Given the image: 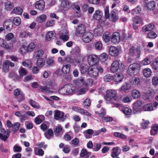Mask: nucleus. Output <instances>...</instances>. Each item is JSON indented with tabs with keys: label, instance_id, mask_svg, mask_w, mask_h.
Masks as SVG:
<instances>
[{
	"label": "nucleus",
	"instance_id": "obj_1",
	"mask_svg": "<svg viewBox=\"0 0 158 158\" xmlns=\"http://www.w3.org/2000/svg\"><path fill=\"white\" fill-rule=\"evenodd\" d=\"M105 98L107 103H113L114 101H118L119 100L116 91L112 90L107 91Z\"/></svg>",
	"mask_w": 158,
	"mask_h": 158
},
{
	"label": "nucleus",
	"instance_id": "obj_2",
	"mask_svg": "<svg viewBox=\"0 0 158 158\" xmlns=\"http://www.w3.org/2000/svg\"><path fill=\"white\" fill-rule=\"evenodd\" d=\"M139 65L136 63L131 64L127 69V73L130 76L135 75L137 74L140 69Z\"/></svg>",
	"mask_w": 158,
	"mask_h": 158
},
{
	"label": "nucleus",
	"instance_id": "obj_3",
	"mask_svg": "<svg viewBox=\"0 0 158 158\" xmlns=\"http://www.w3.org/2000/svg\"><path fill=\"white\" fill-rule=\"evenodd\" d=\"M125 68L124 64L117 60H114L112 63L111 66L110 70L112 72L115 73L119 70H122Z\"/></svg>",
	"mask_w": 158,
	"mask_h": 158
},
{
	"label": "nucleus",
	"instance_id": "obj_4",
	"mask_svg": "<svg viewBox=\"0 0 158 158\" xmlns=\"http://www.w3.org/2000/svg\"><path fill=\"white\" fill-rule=\"evenodd\" d=\"M0 131L1 133H0V139L4 141H6L10 136V134L11 132L9 128L5 131L4 128H2Z\"/></svg>",
	"mask_w": 158,
	"mask_h": 158
},
{
	"label": "nucleus",
	"instance_id": "obj_5",
	"mask_svg": "<svg viewBox=\"0 0 158 158\" xmlns=\"http://www.w3.org/2000/svg\"><path fill=\"white\" fill-rule=\"evenodd\" d=\"M64 115V113L63 112L56 110L55 111L54 118L56 120L63 122L66 118V116Z\"/></svg>",
	"mask_w": 158,
	"mask_h": 158
},
{
	"label": "nucleus",
	"instance_id": "obj_6",
	"mask_svg": "<svg viewBox=\"0 0 158 158\" xmlns=\"http://www.w3.org/2000/svg\"><path fill=\"white\" fill-rule=\"evenodd\" d=\"M93 37V34L92 33L87 31L84 33L82 36V39L84 42L89 43L91 41Z\"/></svg>",
	"mask_w": 158,
	"mask_h": 158
},
{
	"label": "nucleus",
	"instance_id": "obj_7",
	"mask_svg": "<svg viewBox=\"0 0 158 158\" xmlns=\"http://www.w3.org/2000/svg\"><path fill=\"white\" fill-rule=\"evenodd\" d=\"M88 73L89 76L93 78L96 77L98 75L97 69L96 68L92 66L89 68Z\"/></svg>",
	"mask_w": 158,
	"mask_h": 158
},
{
	"label": "nucleus",
	"instance_id": "obj_8",
	"mask_svg": "<svg viewBox=\"0 0 158 158\" xmlns=\"http://www.w3.org/2000/svg\"><path fill=\"white\" fill-rule=\"evenodd\" d=\"M121 149L118 147H114L112 150L111 156L113 158L118 157L121 152Z\"/></svg>",
	"mask_w": 158,
	"mask_h": 158
},
{
	"label": "nucleus",
	"instance_id": "obj_9",
	"mask_svg": "<svg viewBox=\"0 0 158 158\" xmlns=\"http://www.w3.org/2000/svg\"><path fill=\"white\" fill-rule=\"evenodd\" d=\"M98 57L95 55H89L88 58V61L90 65H93L97 63Z\"/></svg>",
	"mask_w": 158,
	"mask_h": 158
},
{
	"label": "nucleus",
	"instance_id": "obj_10",
	"mask_svg": "<svg viewBox=\"0 0 158 158\" xmlns=\"http://www.w3.org/2000/svg\"><path fill=\"white\" fill-rule=\"evenodd\" d=\"M120 34L117 32L113 33L111 39V41L115 44L118 43L120 41Z\"/></svg>",
	"mask_w": 158,
	"mask_h": 158
},
{
	"label": "nucleus",
	"instance_id": "obj_11",
	"mask_svg": "<svg viewBox=\"0 0 158 158\" xmlns=\"http://www.w3.org/2000/svg\"><path fill=\"white\" fill-rule=\"evenodd\" d=\"M0 46L7 49L8 51H11L13 49V46L12 45H9L6 41L2 39H0Z\"/></svg>",
	"mask_w": 158,
	"mask_h": 158
},
{
	"label": "nucleus",
	"instance_id": "obj_12",
	"mask_svg": "<svg viewBox=\"0 0 158 158\" xmlns=\"http://www.w3.org/2000/svg\"><path fill=\"white\" fill-rule=\"evenodd\" d=\"M67 95H69L74 93L75 91V88L71 84H68L65 85Z\"/></svg>",
	"mask_w": 158,
	"mask_h": 158
},
{
	"label": "nucleus",
	"instance_id": "obj_13",
	"mask_svg": "<svg viewBox=\"0 0 158 158\" xmlns=\"http://www.w3.org/2000/svg\"><path fill=\"white\" fill-rule=\"evenodd\" d=\"M59 35L60 38L65 41H67L69 38L67 31L65 29H63L60 31Z\"/></svg>",
	"mask_w": 158,
	"mask_h": 158
},
{
	"label": "nucleus",
	"instance_id": "obj_14",
	"mask_svg": "<svg viewBox=\"0 0 158 158\" xmlns=\"http://www.w3.org/2000/svg\"><path fill=\"white\" fill-rule=\"evenodd\" d=\"M119 52L118 49L116 47L111 46L109 49L110 54L113 56H116L118 55Z\"/></svg>",
	"mask_w": 158,
	"mask_h": 158
},
{
	"label": "nucleus",
	"instance_id": "obj_15",
	"mask_svg": "<svg viewBox=\"0 0 158 158\" xmlns=\"http://www.w3.org/2000/svg\"><path fill=\"white\" fill-rule=\"evenodd\" d=\"M13 23L10 19L6 20L3 23V27L8 31H10L12 27Z\"/></svg>",
	"mask_w": 158,
	"mask_h": 158
},
{
	"label": "nucleus",
	"instance_id": "obj_16",
	"mask_svg": "<svg viewBox=\"0 0 158 158\" xmlns=\"http://www.w3.org/2000/svg\"><path fill=\"white\" fill-rule=\"evenodd\" d=\"M64 61L66 63H69V64H75V63H78V62L75 59L71 58L70 56H66Z\"/></svg>",
	"mask_w": 158,
	"mask_h": 158
},
{
	"label": "nucleus",
	"instance_id": "obj_17",
	"mask_svg": "<svg viewBox=\"0 0 158 158\" xmlns=\"http://www.w3.org/2000/svg\"><path fill=\"white\" fill-rule=\"evenodd\" d=\"M36 8L40 10H43L45 7V2L43 0H40L37 2L35 5Z\"/></svg>",
	"mask_w": 158,
	"mask_h": 158
},
{
	"label": "nucleus",
	"instance_id": "obj_18",
	"mask_svg": "<svg viewBox=\"0 0 158 158\" xmlns=\"http://www.w3.org/2000/svg\"><path fill=\"white\" fill-rule=\"evenodd\" d=\"M44 53L43 50L40 49L34 52L33 55V58L35 59H37L41 58Z\"/></svg>",
	"mask_w": 158,
	"mask_h": 158
},
{
	"label": "nucleus",
	"instance_id": "obj_19",
	"mask_svg": "<svg viewBox=\"0 0 158 158\" xmlns=\"http://www.w3.org/2000/svg\"><path fill=\"white\" fill-rule=\"evenodd\" d=\"M154 24L151 23L144 26L143 27L142 30L143 32L151 31L154 29Z\"/></svg>",
	"mask_w": 158,
	"mask_h": 158
},
{
	"label": "nucleus",
	"instance_id": "obj_20",
	"mask_svg": "<svg viewBox=\"0 0 158 158\" xmlns=\"http://www.w3.org/2000/svg\"><path fill=\"white\" fill-rule=\"evenodd\" d=\"M86 28L83 24H81L78 25L77 29L76 32L79 34H81L85 32Z\"/></svg>",
	"mask_w": 158,
	"mask_h": 158
},
{
	"label": "nucleus",
	"instance_id": "obj_21",
	"mask_svg": "<svg viewBox=\"0 0 158 158\" xmlns=\"http://www.w3.org/2000/svg\"><path fill=\"white\" fill-rule=\"evenodd\" d=\"M114 77L113 80L116 82H120L124 78V76L121 73H117Z\"/></svg>",
	"mask_w": 158,
	"mask_h": 158
},
{
	"label": "nucleus",
	"instance_id": "obj_22",
	"mask_svg": "<svg viewBox=\"0 0 158 158\" xmlns=\"http://www.w3.org/2000/svg\"><path fill=\"white\" fill-rule=\"evenodd\" d=\"M111 34L110 32H105L103 35L102 40L105 42H108L111 39Z\"/></svg>",
	"mask_w": 158,
	"mask_h": 158
},
{
	"label": "nucleus",
	"instance_id": "obj_23",
	"mask_svg": "<svg viewBox=\"0 0 158 158\" xmlns=\"http://www.w3.org/2000/svg\"><path fill=\"white\" fill-rule=\"evenodd\" d=\"M103 32L102 27L101 26H98L95 28L94 33L95 35L99 36L101 35Z\"/></svg>",
	"mask_w": 158,
	"mask_h": 158
},
{
	"label": "nucleus",
	"instance_id": "obj_24",
	"mask_svg": "<svg viewBox=\"0 0 158 158\" xmlns=\"http://www.w3.org/2000/svg\"><path fill=\"white\" fill-rule=\"evenodd\" d=\"M142 104V102L137 101L134 104L133 110L136 112L139 111Z\"/></svg>",
	"mask_w": 158,
	"mask_h": 158
},
{
	"label": "nucleus",
	"instance_id": "obj_25",
	"mask_svg": "<svg viewBox=\"0 0 158 158\" xmlns=\"http://www.w3.org/2000/svg\"><path fill=\"white\" fill-rule=\"evenodd\" d=\"M102 15V13L100 10H96L93 15V18L97 20L100 19Z\"/></svg>",
	"mask_w": 158,
	"mask_h": 158
},
{
	"label": "nucleus",
	"instance_id": "obj_26",
	"mask_svg": "<svg viewBox=\"0 0 158 158\" xmlns=\"http://www.w3.org/2000/svg\"><path fill=\"white\" fill-rule=\"evenodd\" d=\"M70 64H66L64 65L62 68L61 71L64 74H68L70 71Z\"/></svg>",
	"mask_w": 158,
	"mask_h": 158
},
{
	"label": "nucleus",
	"instance_id": "obj_27",
	"mask_svg": "<svg viewBox=\"0 0 158 158\" xmlns=\"http://www.w3.org/2000/svg\"><path fill=\"white\" fill-rule=\"evenodd\" d=\"M121 99L125 103L129 102L132 100V98L130 96L126 95H123L121 97Z\"/></svg>",
	"mask_w": 158,
	"mask_h": 158
},
{
	"label": "nucleus",
	"instance_id": "obj_28",
	"mask_svg": "<svg viewBox=\"0 0 158 158\" xmlns=\"http://www.w3.org/2000/svg\"><path fill=\"white\" fill-rule=\"evenodd\" d=\"M56 36V33L54 31H49L46 35V39L47 40L50 41L53 39Z\"/></svg>",
	"mask_w": 158,
	"mask_h": 158
},
{
	"label": "nucleus",
	"instance_id": "obj_29",
	"mask_svg": "<svg viewBox=\"0 0 158 158\" xmlns=\"http://www.w3.org/2000/svg\"><path fill=\"white\" fill-rule=\"evenodd\" d=\"M47 64L49 66H53L55 65L54 58L52 57H48L46 60Z\"/></svg>",
	"mask_w": 158,
	"mask_h": 158
},
{
	"label": "nucleus",
	"instance_id": "obj_30",
	"mask_svg": "<svg viewBox=\"0 0 158 158\" xmlns=\"http://www.w3.org/2000/svg\"><path fill=\"white\" fill-rule=\"evenodd\" d=\"M45 117L43 115H39L35 119V122L37 124H40L44 120Z\"/></svg>",
	"mask_w": 158,
	"mask_h": 158
},
{
	"label": "nucleus",
	"instance_id": "obj_31",
	"mask_svg": "<svg viewBox=\"0 0 158 158\" xmlns=\"http://www.w3.org/2000/svg\"><path fill=\"white\" fill-rule=\"evenodd\" d=\"M44 135L47 139H50L53 136V131L51 129H48L47 131L44 133Z\"/></svg>",
	"mask_w": 158,
	"mask_h": 158
},
{
	"label": "nucleus",
	"instance_id": "obj_32",
	"mask_svg": "<svg viewBox=\"0 0 158 158\" xmlns=\"http://www.w3.org/2000/svg\"><path fill=\"white\" fill-rule=\"evenodd\" d=\"M45 60L42 58L38 59L36 62L37 65L39 67H43L45 64Z\"/></svg>",
	"mask_w": 158,
	"mask_h": 158
},
{
	"label": "nucleus",
	"instance_id": "obj_33",
	"mask_svg": "<svg viewBox=\"0 0 158 158\" xmlns=\"http://www.w3.org/2000/svg\"><path fill=\"white\" fill-rule=\"evenodd\" d=\"M89 69L87 65L85 64H81L80 67V70L82 73H85Z\"/></svg>",
	"mask_w": 158,
	"mask_h": 158
},
{
	"label": "nucleus",
	"instance_id": "obj_34",
	"mask_svg": "<svg viewBox=\"0 0 158 158\" xmlns=\"http://www.w3.org/2000/svg\"><path fill=\"white\" fill-rule=\"evenodd\" d=\"M47 18V16L45 15H42L36 18V21L39 23H42L45 21Z\"/></svg>",
	"mask_w": 158,
	"mask_h": 158
},
{
	"label": "nucleus",
	"instance_id": "obj_35",
	"mask_svg": "<svg viewBox=\"0 0 158 158\" xmlns=\"http://www.w3.org/2000/svg\"><path fill=\"white\" fill-rule=\"evenodd\" d=\"M131 87L130 84L128 83H125L123 84L120 88V90L124 91H126L129 90Z\"/></svg>",
	"mask_w": 158,
	"mask_h": 158
},
{
	"label": "nucleus",
	"instance_id": "obj_36",
	"mask_svg": "<svg viewBox=\"0 0 158 158\" xmlns=\"http://www.w3.org/2000/svg\"><path fill=\"white\" fill-rule=\"evenodd\" d=\"M55 134L56 136L59 135L62 130V128L60 125H58L54 129Z\"/></svg>",
	"mask_w": 158,
	"mask_h": 158
},
{
	"label": "nucleus",
	"instance_id": "obj_37",
	"mask_svg": "<svg viewBox=\"0 0 158 158\" xmlns=\"http://www.w3.org/2000/svg\"><path fill=\"white\" fill-rule=\"evenodd\" d=\"M140 79L138 77H133L132 79L131 83L133 85H137L140 83Z\"/></svg>",
	"mask_w": 158,
	"mask_h": 158
},
{
	"label": "nucleus",
	"instance_id": "obj_38",
	"mask_svg": "<svg viewBox=\"0 0 158 158\" xmlns=\"http://www.w3.org/2000/svg\"><path fill=\"white\" fill-rule=\"evenodd\" d=\"M156 6V3L155 2L151 1L148 2L147 4V6L149 10H153Z\"/></svg>",
	"mask_w": 158,
	"mask_h": 158
},
{
	"label": "nucleus",
	"instance_id": "obj_39",
	"mask_svg": "<svg viewBox=\"0 0 158 158\" xmlns=\"http://www.w3.org/2000/svg\"><path fill=\"white\" fill-rule=\"evenodd\" d=\"M131 95L134 98H138L140 96V93L137 90L134 89L132 91Z\"/></svg>",
	"mask_w": 158,
	"mask_h": 158
},
{
	"label": "nucleus",
	"instance_id": "obj_40",
	"mask_svg": "<svg viewBox=\"0 0 158 158\" xmlns=\"http://www.w3.org/2000/svg\"><path fill=\"white\" fill-rule=\"evenodd\" d=\"M35 154L40 156H43L44 153V151L42 149H38L37 148H35Z\"/></svg>",
	"mask_w": 158,
	"mask_h": 158
},
{
	"label": "nucleus",
	"instance_id": "obj_41",
	"mask_svg": "<svg viewBox=\"0 0 158 158\" xmlns=\"http://www.w3.org/2000/svg\"><path fill=\"white\" fill-rule=\"evenodd\" d=\"M143 73L144 76L146 77H149L152 74L151 70L148 68L145 69L143 70Z\"/></svg>",
	"mask_w": 158,
	"mask_h": 158
},
{
	"label": "nucleus",
	"instance_id": "obj_42",
	"mask_svg": "<svg viewBox=\"0 0 158 158\" xmlns=\"http://www.w3.org/2000/svg\"><path fill=\"white\" fill-rule=\"evenodd\" d=\"M153 107L152 104H148L144 105L143 107L144 111H151L153 110Z\"/></svg>",
	"mask_w": 158,
	"mask_h": 158
},
{
	"label": "nucleus",
	"instance_id": "obj_43",
	"mask_svg": "<svg viewBox=\"0 0 158 158\" xmlns=\"http://www.w3.org/2000/svg\"><path fill=\"white\" fill-rule=\"evenodd\" d=\"M9 61L8 60L4 61L3 63L2 69L5 72H7L8 71L9 68Z\"/></svg>",
	"mask_w": 158,
	"mask_h": 158
},
{
	"label": "nucleus",
	"instance_id": "obj_44",
	"mask_svg": "<svg viewBox=\"0 0 158 158\" xmlns=\"http://www.w3.org/2000/svg\"><path fill=\"white\" fill-rule=\"evenodd\" d=\"M65 85L63 87L60 88L58 90V92L62 95H67Z\"/></svg>",
	"mask_w": 158,
	"mask_h": 158
},
{
	"label": "nucleus",
	"instance_id": "obj_45",
	"mask_svg": "<svg viewBox=\"0 0 158 158\" xmlns=\"http://www.w3.org/2000/svg\"><path fill=\"white\" fill-rule=\"evenodd\" d=\"M12 12L16 14L21 15L22 13L23 10L20 7H16L14 9Z\"/></svg>",
	"mask_w": 158,
	"mask_h": 158
},
{
	"label": "nucleus",
	"instance_id": "obj_46",
	"mask_svg": "<svg viewBox=\"0 0 158 158\" xmlns=\"http://www.w3.org/2000/svg\"><path fill=\"white\" fill-rule=\"evenodd\" d=\"M20 125V124L19 122L15 123L13 125V126L12 127V131L14 132V133L18 130Z\"/></svg>",
	"mask_w": 158,
	"mask_h": 158
},
{
	"label": "nucleus",
	"instance_id": "obj_47",
	"mask_svg": "<svg viewBox=\"0 0 158 158\" xmlns=\"http://www.w3.org/2000/svg\"><path fill=\"white\" fill-rule=\"evenodd\" d=\"M122 110L123 113L127 115H130L131 113V110L128 107H123L122 108Z\"/></svg>",
	"mask_w": 158,
	"mask_h": 158
},
{
	"label": "nucleus",
	"instance_id": "obj_48",
	"mask_svg": "<svg viewBox=\"0 0 158 158\" xmlns=\"http://www.w3.org/2000/svg\"><path fill=\"white\" fill-rule=\"evenodd\" d=\"M19 75L22 76L25 75L27 73V71L22 67L19 68Z\"/></svg>",
	"mask_w": 158,
	"mask_h": 158
},
{
	"label": "nucleus",
	"instance_id": "obj_49",
	"mask_svg": "<svg viewBox=\"0 0 158 158\" xmlns=\"http://www.w3.org/2000/svg\"><path fill=\"white\" fill-rule=\"evenodd\" d=\"M114 136L118 137H119L122 139H125L127 138V136L125 135L122 134L119 132H115L114 134Z\"/></svg>",
	"mask_w": 158,
	"mask_h": 158
},
{
	"label": "nucleus",
	"instance_id": "obj_50",
	"mask_svg": "<svg viewBox=\"0 0 158 158\" xmlns=\"http://www.w3.org/2000/svg\"><path fill=\"white\" fill-rule=\"evenodd\" d=\"M157 36V34L154 31L149 32L148 34V38L150 39H154Z\"/></svg>",
	"mask_w": 158,
	"mask_h": 158
},
{
	"label": "nucleus",
	"instance_id": "obj_51",
	"mask_svg": "<svg viewBox=\"0 0 158 158\" xmlns=\"http://www.w3.org/2000/svg\"><path fill=\"white\" fill-rule=\"evenodd\" d=\"M14 4L10 2H8L5 4V8L8 10H10L13 7Z\"/></svg>",
	"mask_w": 158,
	"mask_h": 158
},
{
	"label": "nucleus",
	"instance_id": "obj_52",
	"mask_svg": "<svg viewBox=\"0 0 158 158\" xmlns=\"http://www.w3.org/2000/svg\"><path fill=\"white\" fill-rule=\"evenodd\" d=\"M13 23L16 26L19 25L21 23V20L20 18L16 17L14 18L13 20Z\"/></svg>",
	"mask_w": 158,
	"mask_h": 158
},
{
	"label": "nucleus",
	"instance_id": "obj_53",
	"mask_svg": "<svg viewBox=\"0 0 158 158\" xmlns=\"http://www.w3.org/2000/svg\"><path fill=\"white\" fill-rule=\"evenodd\" d=\"M114 77L110 74L106 75L104 77V80L106 82H109L113 80Z\"/></svg>",
	"mask_w": 158,
	"mask_h": 158
},
{
	"label": "nucleus",
	"instance_id": "obj_54",
	"mask_svg": "<svg viewBox=\"0 0 158 158\" xmlns=\"http://www.w3.org/2000/svg\"><path fill=\"white\" fill-rule=\"evenodd\" d=\"M29 102L32 107L35 108H39L40 106L35 101L32 100H30Z\"/></svg>",
	"mask_w": 158,
	"mask_h": 158
},
{
	"label": "nucleus",
	"instance_id": "obj_55",
	"mask_svg": "<svg viewBox=\"0 0 158 158\" xmlns=\"http://www.w3.org/2000/svg\"><path fill=\"white\" fill-rule=\"evenodd\" d=\"M108 58V56L106 53H102L100 56V59L102 62H105Z\"/></svg>",
	"mask_w": 158,
	"mask_h": 158
},
{
	"label": "nucleus",
	"instance_id": "obj_56",
	"mask_svg": "<svg viewBox=\"0 0 158 158\" xmlns=\"http://www.w3.org/2000/svg\"><path fill=\"white\" fill-rule=\"evenodd\" d=\"M94 45L95 49L97 50H101L102 47V43L100 41L96 42Z\"/></svg>",
	"mask_w": 158,
	"mask_h": 158
},
{
	"label": "nucleus",
	"instance_id": "obj_57",
	"mask_svg": "<svg viewBox=\"0 0 158 158\" xmlns=\"http://www.w3.org/2000/svg\"><path fill=\"white\" fill-rule=\"evenodd\" d=\"M84 83V79H83L76 80L75 82V84L79 86H82Z\"/></svg>",
	"mask_w": 158,
	"mask_h": 158
},
{
	"label": "nucleus",
	"instance_id": "obj_58",
	"mask_svg": "<svg viewBox=\"0 0 158 158\" xmlns=\"http://www.w3.org/2000/svg\"><path fill=\"white\" fill-rule=\"evenodd\" d=\"M151 63V60L150 58L147 57L145 58L142 62L141 64L143 65H147Z\"/></svg>",
	"mask_w": 158,
	"mask_h": 158
},
{
	"label": "nucleus",
	"instance_id": "obj_59",
	"mask_svg": "<svg viewBox=\"0 0 158 158\" xmlns=\"http://www.w3.org/2000/svg\"><path fill=\"white\" fill-rule=\"evenodd\" d=\"M153 68L155 70H157L158 69V59L156 58L152 64Z\"/></svg>",
	"mask_w": 158,
	"mask_h": 158
},
{
	"label": "nucleus",
	"instance_id": "obj_60",
	"mask_svg": "<svg viewBox=\"0 0 158 158\" xmlns=\"http://www.w3.org/2000/svg\"><path fill=\"white\" fill-rule=\"evenodd\" d=\"M35 44L33 43L30 44L27 47V50L29 51H32L35 48Z\"/></svg>",
	"mask_w": 158,
	"mask_h": 158
},
{
	"label": "nucleus",
	"instance_id": "obj_61",
	"mask_svg": "<svg viewBox=\"0 0 158 158\" xmlns=\"http://www.w3.org/2000/svg\"><path fill=\"white\" fill-rule=\"evenodd\" d=\"M136 50L135 48L131 46L129 49V54L131 56H134Z\"/></svg>",
	"mask_w": 158,
	"mask_h": 158
},
{
	"label": "nucleus",
	"instance_id": "obj_62",
	"mask_svg": "<svg viewBox=\"0 0 158 158\" xmlns=\"http://www.w3.org/2000/svg\"><path fill=\"white\" fill-rule=\"evenodd\" d=\"M111 17L113 21L114 22L116 21L118 19V17L116 16L115 12L113 11H112L111 12Z\"/></svg>",
	"mask_w": 158,
	"mask_h": 158
},
{
	"label": "nucleus",
	"instance_id": "obj_63",
	"mask_svg": "<svg viewBox=\"0 0 158 158\" xmlns=\"http://www.w3.org/2000/svg\"><path fill=\"white\" fill-rule=\"evenodd\" d=\"M88 91L87 87L82 88L80 89L78 91V93L79 95L84 94Z\"/></svg>",
	"mask_w": 158,
	"mask_h": 158
},
{
	"label": "nucleus",
	"instance_id": "obj_64",
	"mask_svg": "<svg viewBox=\"0 0 158 158\" xmlns=\"http://www.w3.org/2000/svg\"><path fill=\"white\" fill-rule=\"evenodd\" d=\"M133 21L136 23L139 24L141 22L142 20L140 17L137 16L134 18Z\"/></svg>",
	"mask_w": 158,
	"mask_h": 158
}]
</instances>
